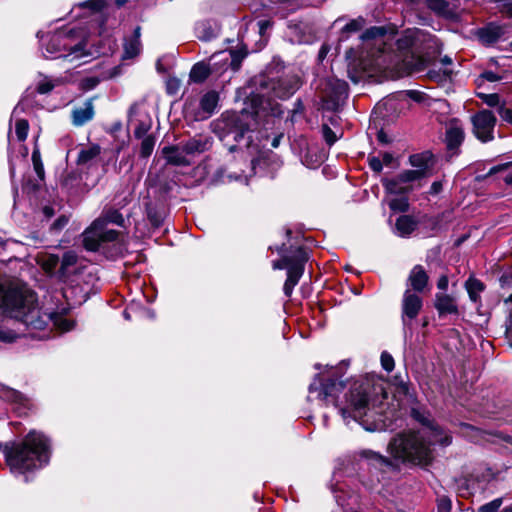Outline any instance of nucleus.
I'll use <instances>...</instances> for the list:
<instances>
[{
  "label": "nucleus",
  "mask_w": 512,
  "mask_h": 512,
  "mask_svg": "<svg viewBox=\"0 0 512 512\" xmlns=\"http://www.w3.org/2000/svg\"><path fill=\"white\" fill-rule=\"evenodd\" d=\"M0 315L14 318L32 331H42L50 322L62 332L73 327V323L61 315L43 312L31 290L10 281H0ZM17 337L15 332L0 331V340L12 342Z\"/></svg>",
  "instance_id": "f257e3e1"
},
{
  "label": "nucleus",
  "mask_w": 512,
  "mask_h": 512,
  "mask_svg": "<svg viewBox=\"0 0 512 512\" xmlns=\"http://www.w3.org/2000/svg\"><path fill=\"white\" fill-rule=\"evenodd\" d=\"M344 385L341 381L329 379L321 385L319 397L327 403L339 406L342 417L358 421L365 416L371 408L383 403L387 398L384 381L376 376L353 381L344 394V401L339 403L337 394L342 391Z\"/></svg>",
  "instance_id": "f03ea898"
},
{
  "label": "nucleus",
  "mask_w": 512,
  "mask_h": 512,
  "mask_svg": "<svg viewBox=\"0 0 512 512\" xmlns=\"http://www.w3.org/2000/svg\"><path fill=\"white\" fill-rule=\"evenodd\" d=\"M414 417L423 424L418 431H405L396 435L389 443L388 450L397 460L409 462L415 465L428 466L434 459L432 445L439 443L449 445L451 437L442 436L441 429L418 412H413Z\"/></svg>",
  "instance_id": "7ed1b4c3"
},
{
  "label": "nucleus",
  "mask_w": 512,
  "mask_h": 512,
  "mask_svg": "<svg viewBox=\"0 0 512 512\" xmlns=\"http://www.w3.org/2000/svg\"><path fill=\"white\" fill-rule=\"evenodd\" d=\"M6 463L15 474L39 469L46 465L50 457L48 438L37 431H30L22 441L5 446Z\"/></svg>",
  "instance_id": "20e7f679"
},
{
  "label": "nucleus",
  "mask_w": 512,
  "mask_h": 512,
  "mask_svg": "<svg viewBox=\"0 0 512 512\" xmlns=\"http://www.w3.org/2000/svg\"><path fill=\"white\" fill-rule=\"evenodd\" d=\"M397 43L400 50H411V55L404 59L409 73L423 71L430 57L439 53L441 48L433 35L419 29L406 31Z\"/></svg>",
  "instance_id": "39448f33"
},
{
  "label": "nucleus",
  "mask_w": 512,
  "mask_h": 512,
  "mask_svg": "<svg viewBox=\"0 0 512 512\" xmlns=\"http://www.w3.org/2000/svg\"><path fill=\"white\" fill-rule=\"evenodd\" d=\"M67 41H68V36L66 34H64V33L53 34L49 38V40L46 44L45 50H46L47 54H45V56L46 57H54V55L57 53H60L63 51H68L67 53H61L55 57L68 59L70 62H73L76 60H80L83 57H86L89 55L84 49V47H85L84 43H79L75 46L68 48Z\"/></svg>",
  "instance_id": "423d86ee"
},
{
  "label": "nucleus",
  "mask_w": 512,
  "mask_h": 512,
  "mask_svg": "<svg viewBox=\"0 0 512 512\" xmlns=\"http://www.w3.org/2000/svg\"><path fill=\"white\" fill-rule=\"evenodd\" d=\"M115 230H106L103 219H96L83 233L84 247L89 251H96L102 243L112 242L118 238Z\"/></svg>",
  "instance_id": "0eeeda50"
},
{
  "label": "nucleus",
  "mask_w": 512,
  "mask_h": 512,
  "mask_svg": "<svg viewBox=\"0 0 512 512\" xmlns=\"http://www.w3.org/2000/svg\"><path fill=\"white\" fill-rule=\"evenodd\" d=\"M497 119L492 111L482 109L471 116L472 133L482 143L494 139V128Z\"/></svg>",
  "instance_id": "6e6552de"
},
{
  "label": "nucleus",
  "mask_w": 512,
  "mask_h": 512,
  "mask_svg": "<svg viewBox=\"0 0 512 512\" xmlns=\"http://www.w3.org/2000/svg\"><path fill=\"white\" fill-rule=\"evenodd\" d=\"M307 255L302 248L297 249L294 261L288 265L287 279L284 283L283 291L287 297H290L294 287L298 284L304 272V264Z\"/></svg>",
  "instance_id": "1a4fd4ad"
},
{
  "label": "nucleus",
  "mask_w": 512,
  "mask_h": 512,
  "mask_svg": "<svg viewBox=\"0 0 512 512\" xmlns=\"http://www.w3.org/2000/svg\"><path fill=\"white\" fill-rule=\"evenodd\" d=\"M219 96L215 91H209L202 96L199 102L200 109L193 112L194 103L189 101L185 105L186 115L192 116L195 120H204L212 115L218 104Z\"/></svg>",
  "instance_id": "9d476101"
},
{
  "label": "nucleus",
  "mask_w": 512,
  "mask_h": 512,
  "mask_svg": "<svg viewBox=\"0 0 512 512\" xmlns=\"http://www.w3.org/2000/svg\"><path fill=\"white\" fill-rule=\"evenodd\" d=\"M422 308L421 297L412 292L410 289H406L402 298V321L406 325L407 319H415Z\"/></svg>",
  "instance_id": "9b49d317"
},
{
  "label": "nucleus",
  "mask_w": 512,
  "mask_h": 512,
  "mask_svg": "<svg viewBox=\"0 0 512 512\" xmlns=\"http://www.w3.org/2000/svg\"><path fill=\"white\" fill-rule=\"evenodd\" d=\"M300 87V79L296 75H287L272 83L273 95L278 98H288Z\"/></svg>",
  "instance_id": "f8f14e48"
},
{
  "label": "nucleus",
  "mask_w": 512,
  "mask_h": 512,
  "mask_svg": "<svg viewBox=\"0 0 512 512\" xmlns=\"http://www.w3.org/2000/svg\"><path fill=\"white\" fill-rule=\"evenodd\" d=\"M429 282V276L421 265H415L409 272L407 278V289L412 292L421 293L424 291Z\"/></svg>",
  "instance_id": "ddd939ff"
},
{
  "label": "nucleus",
  "mask_w": 512,
  "mask_h": 512,
  "mask_svg": "<svg viewBox=\"0 0 512 512\" xmlns=\"http://www.w3.org/2000/svg\"><path fill=\"white\" fill-rule=\"evenodd\" d=\"M465 137L464 128L460 120L451 119L446 126V144L449 150L458 148Z\"/></svg>",
  "instance_id": "4468645a"
},
{
  "label": "nucleus",
  "mask_w": 512,
  "mask_h": 512,
  "mask_svg": "<svg viewBox=\"0 0 512 512\" xmlns=\"http://www.w3.org/2000/svg\"><path fill=\"white\" fill-rule=\"evenodd\" d=\"M211 138L205 135H196L183 144V151L187 156L201 154L211 147Z\"/></svg>",
  "instance_id": "2eb2a0df"
},
{
  "label": "nucleus",
  "mask_w": 512,
  "mask_h": 512,
  "mask_svg": "<svg viewBox=\"0 0 512 512\" xmlns=\"http://www.w3.org/2000/svg\"><path fill=\"white\" fill-rule=\"evenodd\" d=\"M94 105L92 99H89L83 103V105L75 107L72 110V123L74 126H83L87 122L91 121L94 117Z\"/></svg>",
  "instance_id": "dca6fc26"
},
{
  "label": "nucleus",
  "mask_w": 512,
  "mask_h": 512,
  "mask_svg": "<svg viewBox=\"0 0 512 512\" xmlns=\"http://www.w3.org/2000/svg\"><path fill=\"white\" fill-rule=\"evenodd\" d=\"M246 50H230L228 52L222 51L215 53L211 56V60L218 59L219 63H222L223 66L228 64L230 59V65L234 70H238L241 64V61L246 57Z\"/></svg>",
  "instance_id": "f3484780"
},
{
  "label": "nucleus",
  "mask_w": 512,
  "mask_h": 512,
  "mask_svg": "<svg viewBox=\"0 0 512 512\" xmlns=\"http://www.w3.org/2000/svg\"><path fill=\"white\" fill-rule=\"evenodd\" d=\"M162 154L166 161L170 164L178 166H187L190 164L185 151H183V145L164 147Z\"/></svg>",
  "instance_id": "a211bd4d"
},
{
  "label": "nucleus",
  "mask_w": 512,
  "mask_h": 512,
  "mask_svg": "<svg viewBox=\"0 0 512 512\" xmlns=\"http://www.w3.org/2000/svg\"><path fill=\"white\" fill-rule=\"evenodd\" d=\"M141 28L137 26L133 35L125 40L123 58L129 59L136 57L141 51Z\"/></svg>",
  "instance_id": "6ab92c4d"
},
{
  "label": "nucleus",
  "mask_w": 512,
  "mask_h": 512,
  "mask_svg": "<svg viewBox=\"0 0 512 512\" xmlns=\"http://www.w3.org/2000/svg\"><path fill=\"white\" fill-rule=\"evenodd\" d=\"M435 308L439 314H455L458 312L457 305L452 296L438 293L435 296Z\"/></svg>",
  "instance_id": "aec40b11"
},
{
  "label": "nucleus",
  "mask_w": 512,
  "mask_h": 512,
  "mask_svg": "<svg viewBox=\"0 0 512 512\" xmlns=\"http://www.w3.org/2000/svg\"><path fill=\"white\" fill-rule=\"evenodd\" d=\"M220 32V26L216 22L208 20L198 22L196 25L197 36L205 41L215 38Z\"/></svg>",
  "instance_id": "412c9836"
},
{
  "label": "nucleus",
  "mask_w": 512,
  "mask_h": 512,
  "mask_svg": "<svg viewBox=\"0 0 512 512\" xmlns=\"http://www.w3.org/2000/svg\"><path fill=\"white\" fill-rule=\"evenodd\" d=\"M218 63H219L218 59H216V60H211L210 59V64L209 65L204 64V63H197V64H195L193 66V68L191 69L190 78L194 82H202V81H204L209 76V74L211 72L210 66L214 67Z\"/></svg>",
  "instance_id": "4be33fe9"
},
{
  "label": "nucleus",
  "mask_w": 512,
  "mask_h": 512,
  "mask_svg": "<svg viewBox=\"0 0 512 512\" xmlns=\"http://www.w3.org/2000/svg\"><path fill=\"white\" fill-rule=\"evenodd\" d=\"M60 84H62L61 79H59V78L52 79V78L40 73L38 75V80L36 82L35 91L39 94H48L56 86H58Z\"/></svg>",
  "instance_id": "5701e85b"
},
{
  "label": "nucleus",
  "mask_w": 512,
  "mask_h": 512,
  "mask_svg": "<svg viewBox=\"0 0 512 512\" xmlns=\"http://www.w3.org/2000/svg\"><path fill=\"white\" fill-rule=\"evenodd\" d=\"M417 227V221L409 216H400L396 221V229L400 236L406 237L410 235Z\"/></svg>",
  "instance_id": "b1692460"
},
{
  "label": "nucleus",
  "mask_w": 512,
  "mask_h": 512,
  "mask_svg": "<svg viewBox=\"0 0 512 512\" xmlns=\"http://www.w3.org/2000/svg\"><path fill=\"white\" fill-rule=\"evenodd\" d=\"M101 153V147L98 144H91L82 148L78 154V164L86 165L92 162Z\"/></svg>",
  "instance_id": "393cba45"
},
{
  "label": "nucleus",
  "mask_w": 512,
  "mask_h": 512,
  "mask_svg": "<svg viewBox=\"0 0 512 512\" xmlns=\"http://www.w3.org/2000/svg\"><path fill=\"white\" fill-rule=\"evenodd\" d=\"M383 186L385 187V190L390 194H405L411 189L410 185H406L400 181L399 175L393 179H384Z\"/></svg>",
  "instance_id": "a878e982"
},
{
  "label": "nucleus",
  "mask_w": 512,
  "mask_h": 512,
  "mask_svg": "<svg viewBox=\"0 0 512 512\" xmlns=\"http://www.w3.org/2000/svg\"><path fill=\"white\" fill-rule=\"evenodd\" d=\"M426 4L429 9L440 16L451 18L454 15L450 4L445 0H426Z\"/></svg>",
  "instance_id": "bb28decb"
},
{
  "label": "nucleus",
  "mask_w": 512,
  "mask_h": 512,
  "mask_svg": "<svg viewBox=\"0 0 512 512\" xmlns=\"http://www.w3.org/2000/svg\"><path fill=\"white\" fill-rule=\"evenodd\" d=\"M465 288L470 300L476 303L480 301V294L483 292L485 286L480 280L470 277L465 283Z\"/></svg>",
  "instance_id": "cd10ccee"
},
{
  "label": "nucleus",
  "mask_w": 512,
  "mask_h": 512,
  "mask_svg": "<svg viewBox=\"0 0 512 512\" xmlns=\"http://www.w3.org/2000/svg\"><path fill=\"white\" fill-rule=\"evenodd\" d=\"M431 160V155L428 153L415 154L410 156L409 162L413 167H416L417 170H422L423 175L425 174V170L429 166V161Z\"/></svg>",
  "instance_id": "c85d7f7f"
},
{
  "label": "nucleus",
  "mask_w": 512,
  "mask_h": 512,
  "mask_svg": "<svg viewBox=\"0 0 512 512\" xmlns=\"http://www.w3.org/2000/svg\"><path fill=\"white\" fill-rule=\"evenodd\" d=\"M386 28L385 27H378V26H374V27H371L369 29H367L362 35H361V39L363 41H367V40H377V41H382V39L385 37L386 35Z\"/></svg>",
  "instance_id": "c756f323"
},
{
  "label": "nucleus",
  "mask_w": 512,
  "mask_h": 512,
  "mask_svg": "<svg viewBox=\"0 0 512 512\" xmlns=\"http://www.w3.org/2000/svg\"><path fill=\"white\" fill-rule=\"evenodd\" d=\"M98 219H103L104 225H106L109 222L117 224L119 226H123L124 224V218L122 214L114 209H108L103 211V214Z\"/></svg>",
  "instance_id": "7c9ffc66"
},
{
  "label": "nucleus",
  "mask_w": 512,
  "mask_h": 512,
  "mask_svg": "<svg viewBox=\"0 0 512 512\" xmlns=\"http://www.w3.org/2000/svg\"><path fill=\"white\" fill-rule=\"evenodd\" d=\"M452 73H453L452 69L445 67L443 70H438V71L435 69L429 70L428 76L430 79L435 80L436 82L442 83V82L447 81L451 77Z\"/></svg>",
  "instance_id": "2f4dec72"
},
{
  "label": "nucleus",
  "mask_w": 512,
  "mask_h": 512,
  "mask_svg": "<svg viewBox=\"0 0 512 512\" xmlns=\"http://www.w3.org/2000/svg\"><path fill=\"white\" fill-rule=\"evenodd\" d=\"M155 138L151 135L145 136L141 142L140 154L146 158L151 155L155 146Z\"/></svg>",
  "instance_id": "473e14b6"
},
{
  "label": "nucleus",
  "mask_w": 512,
  "mask_h": 512,
  "mask_svg": "<svg viewBox=\"0 0 512 512\" xmlns=\"http://www.w3.org/2000/svg\"><path fill=\"white\" fill-rule=\"evenodd\" d=\"M399 176L400 181L409 185L411 182L421 179L424 175L422 170H406L399 174Z\"/></svg>",
  "instance_id": "72a5a7b5"
},
{
  "label": "nucleus",
  "mask_w": 512,
  "mask_h": 512,
  "mask_svg": "<svg viewBox=\"0 0 512 512\" xmlns=\"http://www.w3.org/2000/svg\"><path fill=\"white\" fill-rule=\"evenodd\" d=\"M364 24H365V20L362 17L353 19L344 26L342 33L343 34L356 33L364 27Z\"/></svg>",
  "instance_id": "f704fd0d"
},
{
  "label": "nucleus",
  "mask_w": 512,
  "mask_h": 512,
  "mask_svg": "<svg viewBox=\"0 0 512 512\" xmlns=\"http://www.w3.org/2000/svg\"><path fill=\"white\" fill-rule=\"evenodd\" d=\"M76 262H77V255L74 252L68 251V252L64 253V255L61 259V266H60L62 273L65 274L71 266L76 264Z\"/></svg>",
  "instance_id": "c9c22d12"
},
{
  "label": "nucleus",
  "mask_w": 512,
  "mask_h": 512,
  "mask_svg": "<svg viewBox=\"0 0 512 512\" xmlns=\"http://www.w3.org/2000/svg\"><path fill=\"white\" fill-rule=\"evenodd\" d=\"M29 124L27 120L19 119L15 123V133L19 141H24L27 138Z\"/></svg>",
  "instance_id": "e433bc0d"
},
{
  "label": "nucleus",
  "mask_w": 512,
  "mask_h": 512,
  "mask_svg": "<svg viewBox=\"0 0 512 512\" xmlns=\"http://www.w3.org/2000/svg\"><path fill=\"white\" fill-rule=\"evenodd\" d=\"M389 207L393 211L405 212L408 210L409 204L406 198H394L389 202Z\"/></svg>",
  "instance_id": "4c0bfd02"
},
{
  "label": "nucleus",
  "mask_w": 512,
  "mask_h": 512,
  "mask_svg": "<svg viewBox=\"0 0 512 512\" xmlns=\"http://www.w3.org/2000/svg\"><path fill=\"white\" fill-rule=\"evenodd\" d=\"M479 97L489 107H497L498 108L501 105L500 97L496 93H492V94L481 93V94H479Z\"/></svg>",
  "instance_id": "58836bf2"
},
{
  "label": "nucleus",
  "mask_w": 512,
  "mask_h": 512,
  "mask_svg": "<svg viewBox=\"0 0 512 512\" xmlns=\"http://www.w3.org/2000/svg\"><path fill=\"white\" fill-rule=\"evenodd\" d=\"M32 161H33V166H34V170H35L36 174L38 175V177L40 179H43V177H44V167H43V164L41 162L40 153L38 151H33V153H32Z\"/></svg>",
  "instance_id": "ea45409f"
},
{
  "label": "nucleus",
  "mask_w": 512,
  "mask_h": 512,
  "mask_svg": "<svg viewBox=\"0 0 512 512\" xmlns=\"http://www.w3.org/2000/svg\"><path fill=\"white\" fill-rule=\"evenodd\" d=\"M500 32V28L498 27L487 28L482 31L481 37L488 42H494L500 37Z\"/></svg>",
  "instance_id": "a19ab883"
},
{
  "label": "nucleus",
  "mask_w": 512,
  "mask_h": 512,
  "mask_svg": "<svg viewBox=\"0 0 512 512\" xmlns=\"http://www.w3.org/2000/svg\"><path fill=\"white\" fill-rule=\"evenodd\" d=\"M381 365L384 370L387 372H391L394 369V359L393 357L386 351L381 354Z\"/></svg>",
  "instance_id": "79ce46f5"
},
{
  "label": "nucleus",
  "mask_w": 512,
  "mask_h": 512,
  "mask_svg": "<svg viewBox=\"0 0 512 512\" xmlns=\"http://www.w3.org/2000/svg\"><path fill=\"white\" fill-rule=\"evenodd\" d=\"M501 504H502L501 498L494 499L493 501L482 505L478 509V512H496L500 508Z\"/></svg>",
  "instance_id": "37998d69"
},
{
  "label": "nucleus",
  "mask_w": 512,
  "mask_h": 512,
  "mask_svg": "<svg viewBox=\"0 0 512 512\" xmlns=\"http://www.w3.org/2000/svg\"><path fill=\"white\" fill-rule=\"evenodd\" d=\"M497 112L504 121L512 125V109L507 108L506 105L502 103L498 107Z\"/></svg>",
  "instance_id": "c03bdc74"
},
{
  "label": "nucleus",
  "mask_w": 512,
  "mask_h": 512,
  "mask_svg": "<svg viewBox=\"0 0 512 512\" xmlns=\"http://www.w3.org/2000/svg\"><path fill=\"white\" fill-rule=\"evenodd\" d=\"M100 81H101V79L96 76L87 77L82 80L81 87L84 90H91V89L95 88L100 83Z\"/></svg>",
  "instance_id": "a18cd8bd"
},
{
  "label": "nucleus",
  "mask_w": 512,
  "mask_h": 512,
  "mask_svg": "<svg viewBox=\"0 0 512 512\" xmlns=\"http://www.w3.org/2000/svg\"><path fill=\"white\" fill-rule=\"evenodd\" d=\"M322 130H323V137H324L326 143L330 146L333 145L337 140V136H336L335 132L327 125H324Z\"/></svg>",
  "instance_id": "49530a36"
},
{
  "label": "nucleus",
  "mask_w": 512,
  "mask_h": 512,
  "mask_svg": "<svg viewBox=\"0 0 512 512\" xmlns=\"http://www.w3.org/2000/svg\"><path fill=\"white\" fill-rule=\"evenodd\" d=\"M150 129V124L145 122H140L137 124L134 130V135L137 138H144L147 131Z\"/></svg>",
  "instance_id": "de8ad7c7"
},
{
  "label": "nucleus",
  "mask_w": 512,
  "mask_h": 512,
  "mask_svg": "<svg viewBox=\"0 0 512 512\" xmlns=\"http://www.w3.org/2000/svg\"><path fill=\"white\" fill-rule=\"evenodd\" d=\"M368 163H369L370 168L374 172H376V173L381 172V170L383 168V165H382V161L378 157H376V156H369L368 157Z\"/></svg>",
  "instance_id": "09e8293b"
},
{
  "label": "nucleus",
  "mask_w": 512,
  "mask_h": 512,
  "mask_svg": "<svg viewBox=\"0 0 512 512\" xmlns=\"http://www.w3.org/2000/svg\"><path fill=\"white\" fill-rule=\"evenodd\" d=\"M58 263H59V257L55 256V255H50L45 260L43 266L47 271H52L53 269H55L57 267Z\"/></svg>",
  "instance_id": "8fccbe9b"
},
{
  "label": "nucleus",
  "mask_w": 512,
  "mask_h": 512,
  "mask_svg": "<svg viewBox=\"0 0 512 512\" xmlns=\"http://www.w3.org/2000/svg\"><path fill=\"white\" fill-rule=\"evenodd\" d=\"M295 259V256L293 257H285L282 260L274 261L273 262V269H288V265L291 264Z\"/></svg>",
  "instance_id": "3c124183"
},
{
  "label": "nucleus",
  "mask_w": 512,
  "mask_h": 512,
  "mask_svg": "<svg viewBox=\"0 0 512 512\" xmlns=\"http://www.w3.org/2000/svg\"><path fill=\"white\" fill-rule=\"evenodd\" d=\"M83 6L89 7L93 10H101L105 6V0H89L83 3Z\"/></svg>",
  "instance_id": "603ef678"
},
{
  "label": "nucleus",
  "mask_w": 512,
  "mask_h": 512,
  "mask_svg": "<svg viewBox=\"0 0 512 512\" xmlns=\"http://www.w3.org/2000/svg\"><path fill=\"white\" fill-rule=\"evenodd\" d=\"M2 397L7 400L18 401L20 399V394L13 389H5L3 391Z\"/></svg>",
  "instance_id": "864d4df0"
},
{
  "label": "nucleus",
  "mask_w": 512,
  "mask_h": 512,
  "mask_svg": "<svg viewBox=\"0 0 512 512\" xmlns=\"http://www.w3.org/2000/svg\"><path fill=\"white\" fill-rule=\"evenodd\" d=\"M276 4H283L289 7L290 11H294L299 7V0H272Z\"/></svg>",
  "instance_id": "5fc2aeb1"
},
{
  "label": "nucleus",
  "mask_w": 512,
  "mask_h": 512,
  "mask_svg": "<svg viewBox=\"0 0 512 512\" xmlns=\"http://www.w3.org/2000/svg\"><path fill=\"white\" fill-rule=\"evenodd\" d=\"M439 512H450L451 501L448 498H441L438 502Z\"/></svg>",
  "instance_id": "6e6d98bb"
},
{
  "label": "nucleus",
  "mask_w": 512,
  "mask_h": 512,
  "mask_svg": "<svg viewBox=\"0 0 512 512\" xmlns=\"http://www.w3.org/2000/svg\"><path fill=\"white\" fill-rule=\"evenodd\" d=\"M367 455L371 457L372 460H374L379 465H388L390 464L389 460L379 454H376L374 452H368Z\"/></svg>",
  "instance_id": "4d7b16f0"
},
{
  "label": "nucleus",
  "mask_w": 512,
  "mask_h": 512,
  "mask_svg": "<svg viewBox=\"0 0 512 512\" xmlns=\"http://www.w3.org/2000/svg\"><path fill=\"white\" fill-rule=\"evenodd\" d=\"M448 284H449V279H448L447 275H442L439 277V279L437 281L438 289L445 291L448 288Z\"/></svg>",
  "instance_id": "13d9d810"
},
{
  "label": "nucleus",
  "mask_w": 512,
  "mask_h": 512,
  "mask_svg": "<svg viewBox=\"0 0 512 512\" xmlns=\"http://www.w3.org/2000/svg\"><path fill=\"white\" fill-rule=\"evenodd\" d=\"M482 76L484 79H486L487 81H490V82H495L500 79V77L496 73L491 72V71L484 72L482 74Z\"/></svg>",
  "instance_id": "bf43d9fd"
},
{
  "label": "nucleus",
  "mask_w": 512,
  "mask_h": 512,
  "mask_svg": "<svg viewBox=\"0 0 512 512\" xmlns=\"http://www.w3.org/2000/svg\"><path fill=\"white\" fill-rule=\"evenodd\" d=\"M67 223H68V218H66L65 216H62V217L58 218V219L53 223V228H55V229H61V228H63Z\"/></svg>",
  "instance_id": "052dcab7"
},
{
  "label": "nucleus",
  "mask_w": 512,
  "mask_h": 512,
  "mask_svg": "<svg viewBox=\"0 0 512 512\" xmlns=\"http://www.w3.org/2000/svg\"><path fill=\"white\" fill-rule=\"evenodd\" d=\"M381 161H382V165L383 164L390 165L394 161V157L390 153H384L383 159Z\"/></svg>",
  "instance_id": "680f3d73"
},
{
  "label": "nucleus",
  "mask_w": 512,
  "mask_h": 512,
  "mask_svg": "<svg viewBox=\"0 0 512 512\" xmlns=\"http://www.w3.org/2000/svg\"><path fill=\"white\" fill-rule=\"evenodd\" d=\"M441 190H442V184H441V182H434V183L431 185V193H432V194H437V193H439Z\"/></svg>",
  "instance_id": "e2e57ef3"
},
{
  "label": "nucleus",
  "mask_w": 512,
  "mask_h": 512,
  "mask_svg": "<svg viewBox=\"0 0 512 512\" xmlns=\"http://www.w3.org/2000/svg\"><path fill=\"white\" fill-rule=\"evenodd\" d=\"M508 165H509V164H503V165L495 166V167L491 168V170H490V172H489V173H490V174L497 173V172H499V171H501V170H503V169L507 168V167H508Z\"/></svg>",
  "instance_id": "0e129e2a"
},
{
  "label": "nucleus",
  "mask_w": 512,
  "mask_h": 512,
  "mask_svg": "<svg viewBox=\"0 0 512 512\" xmlns=\"http://www.w3.org/2000/svg\"><path fill=\"white\" fill-rule=\"evenodd\" d=\"M504 11L508 16L512 17V3L505 5Z\"/></svg>",
  "instance_id": "69168bd1"
},
{
  "label": "nucleus",
  "mask_w": 512,
  "mask_h": 512,
  "mask_svg": "<svg viewBox=\"0 0 512 512\" xmlns=\"http://www.w3.org/2000/svg\"><path fill=\"white\" fill-rule=\"evenodd\" d=\"M441 63L444 65V66H449L452 64V60L451 58H449L448 56H444L442 59H441Z\"/></svg>",
  "instance_id": "338daca9"
},
{
  "label": "nucleus",
  "mask_w": 512,
  "mask_h": 512,
  "mask_svg": "<svg viewBox=\"0 0 512 512\" xmlns=\"http://www.w3.org/2000/svg\"><path fill=\"white\" fill-rule=\"evenodd\" d=\"M504 181L506 184H512V171L505 176Z\"/></svg>",
  "instance_id": "774afa93"
}]
</instances>
